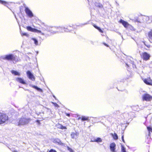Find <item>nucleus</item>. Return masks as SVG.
Instances as JSON below:
<instances>
[{"instance_id":"obj_1","label":"nucleus","mask_w":152,"mask_h":152,"mask_svg":"<svg viewBox=\"0 0 152 152\" xmlns=\"http://www.w3.org/2000/svg\"><path fill=\"white\" fill-rule=\"evenodd\" d=\"M3 59L8 61H12L15 63L20 61V59L17 58L15 56L12 54L5 55Z\"/></svg>"},{"instance_id":"obj_2","label":"nucleus","mask_w":152,"mask_h":152,"mask_svg":"<svg viewBox=\"0 0 152 152\" xmlns=\"http://www.w3.org/2000/svg\"><path fill=\"white\" fill-rule=\"evenodd\" d=\"M31 121L30 118H21L18 120V125H24L28 124Z\"/></svg>"},{"instance_id":"obj_3","label":"nucleus","mask_w":152,"mask_h":152,"mask_svg":"<svg viewBox=\"0 0 152 152\" xmlns=\"http://www.w3.org/2000/svg\"><path fill=\"white\" fill-rule=\"evenodd\" d=\"M119 22L121 23L124 27L127 29H128L129 30L131 31H135V29L132 26L129 24L128 22L125 21L122 19H120V20L119 21Z\"/></svg>"},{"instance_id":"obj_4","label":"nucleus","mask_w":152,"mask_h":152,"mask_svg":"<svg viewBox=\"0 0 152 152\" xmlns=\"http://www.w3.org/2000/svg\"><path fill=\"white\" fill-rule=\"evenodd\" d=\"M9 119L8 116L5 113L0 112V124L6 123Z\"/></svg>"},{"instance_id":"obj_5","label":"nucleus","mask_w":152,"mask_h":152,"mask_svg":"<svg viewBox=\"0 0 152 152\" xmlns=\"http://www.w3.org/2000/svg\"><path fill=\"white\" fill-rule=\"evenodd\" d=\"M37 24L39 25L40 27L39 28V29L42 31H45L46 30L48 26L44 23L42 22L40 20H38L37 21Z\"/></svg>"},{"instance_id":"obj_6","label":"nucleus","mask_w":152,"mask_h":152,"mask_svg":"<svg viewBox=\"0 0 152 152\" xmlns=\"http://www.w3.org/2000/svg\"><path fill=\"white\" fill-rule=\"evenodd\" d=\"M141 57L143 60L147 61L149 60L151 57L150 54L146 52H144L141 55Z\"/></svg>"},{"instance_id":"obj_7","label":"nucleus","mask_w":152,"mask_h":152,"mask_svg":"<svg viewBox=\"0 0 152 152\" xmlns=\"http://www.w3.org/2000/svg\"><path fill=\"white\" fill-rule=\"evenodd\" d=\"M142 98L143 101H150L152 100V96L148 94H145L142 95Z\"/></svg>"},{"instance_id":"obj_8","label":"nucleus","mask_w":152,"mask_h":152,"mask_svg":"<svg viewBox=\"0 0 152 152\" xmlns=\"http://www.w3.org/2000/svg\"><path fill=\"white\" fill-rule=\"evenodd\" d=\"M26 28L27 30L29 31L37 33H41V31L40 30H38L36 28H32L30 26H27Z\"/></svg>"},{"instance_id":"obj_9","label":"nucleus","mask_w":152,"mask_h":152,"mask_svg":"<svg viewBox=\"0 0 152 152\" xmlns=\"http://www.w3.org/2000/svg\"><path fill=\"white\" fill-rule=\"evenodd\" d=\"M25 11L27 15L29 17L32 18L34 16L32 12L28 7H26Z\"/></svg>"},{"instance_id":"obj_10","label":"nucleus","mask_w":152,"mask_h":152,"mask_svg":"<svg viewBox=\"0 0 152 152\" xmlns=\"http://www.w3.org/2000/svg\"><path fill=\"white\" fill-rule=\"evenodd\" d=\"M26 74L28 78L32 81H34L35 77L34 75L31 73L29 71H28L26 72Z\"/></svg>"},{"instance_id":"obj_11","label":"nucleus","mask_w":152,"mask_h":152,"mask_svg":"<svg viewBox=\"0 0 152 152\" xmlns=\"http://www.w3.org/2000/svg\"><path fill=\"white\" fill-rule=\"evenodd\" d=\"M143 81L147 85L152 86V80L150 77L144 79Z\"/></svg>"},{"instance_id":"obj_12","label":"nucleus","mask_w":152,"mask_h":152,"mask_svg":"<svg viewBox=\"0 0 152 152\" xmlns=\"http://www.w3.org/2000/svg\"><path fill=\"white\" fill-rule=\"evenodd\" d=\"M53 142L54 143L57 144L58 145H63L64 144L62 142L61 140L58 138H55L53 139Z\"/></svg>"},{"instance_id":"obj_13","label":"nucleus","mask_w":152,"mask_h":152,"mask_svg":"<svg viewBox=\"0 0 152 152\" xmlns=\"http://www.w3.org/2000/svg\"><path fill=\"white\" fill-rule=\"evenodd\" d=\"M16 80L19 82V83L23 84H26V82L24 80V79L23 78L20 77H17L16 79Z\"/></svg>"},{"instance_id":"obj_14","label":"nucleus","mask_w":152,"mask_h":152,"mask_svg":"<svg viewBox=\"0 0 152 152\" xmlns=\"http://www.w3.org/2000/svg\"><path fill=\"white\" fill-rule=\"evenodd\" d=\"M115 144L114 143H111L110 145V150L112 152H115Z\"/></svg>"},{"instance_id":"obj_15","label":"nucleus","mask_w":152,"mask_h":152,"mask_svg":"<svg viewBox=\"0 0 152 152\" xmlns=\"http://www.w3.org/2000/svg\"><path fill=\"white\" fill-rule=\"evenodd\" d=\"M57 126L58 128L59 129H67V128L66 126H63L62 124H57Z\"/></svg>"},{"instance_id":"obj_16","label":"nucleus","mask_w":152,"mask_h":152,"mask_svg":"<svg viewBox=\"0 0 152 152\" xmlns=\"http://www.w3.org/2000/svg\"><path fill=\"white\" fill-rule=\"evenodd\" d=\"M110 134L112 136L114 140H117L118 139V136L115 133H114V134L112 133Z\"/></svg>"},{"instance_id":"obj_17","label":"nucleus","mask_w":152,"mask_h":152,"mask_svg":"<svg viewBox=\"0 0 152 152\" xmlns=\"http://www.w3.org/2000/svg\"><path fill=\"white\" fill-rule=\"evenodd\" d=\"M51 28V32L53 33H56V32H57L58 31H57L56 29H58L59 28L58 27H52Z\"/></svg>"},{"instance_id":"obj_18","label":"nucleus","mask_w":152,"mask_h":152,"mask_svg":"<svg viewBox=\"0 0 152 152\" xmlns=\"http://www.w3.org/2000/svg\"><path fill=\"white\" fill-rule=\"evenodd\" d=\"M102 141V140L99 137L97 138L96 139H94L93 140H91L92 142H101Z\"/></svg>"},{"instance_id":"obj_19","label":"nucleus","mask_w":152,"mask_h":152,"mask_svg":"<svg viewBox=\"0 0 152 152\" xmlns=\"http://www.w3.org/2000/svg\"><path fill=\"white\" fill-rule=\"evenodd\" d=\"M0 3L6 6H7L8 5V3L4 1L0 0Z\"/></svg>"},{"instance_id":"obj_20","label":"nucleus","mask_w":152,"mask_h":152,"mask_svg":"<svg viewBox=\"0 0 152 152\" xmlns=\"http://www.w3.org/2000/svg\"><path fill=\"white\" fill-rule=\"evenodd\" d=\"M31 87L35 89H36L37 91H40L42 92V89L38 87L37 86H34V85H32L31 86Z\"/></svg>"},{"instance_id":"obj_21","label":"nucleus","mask_w":152,"mask_h":152,"mask_svg":"<svg viewBox=\"0 0 152 152\" xmlns=\"http://www.w3.org/2000/svg\"><path fill=\"white\" fill-rule=\"evenodd\" d=\"M11 72L12 74H13L15 75L19 76L20 75V73L19 72L13 70H12Z\"/></svg>"},{"instance_id":"obj_22","label":"nucleus","mask_w":152,"mask_h":152,"mask_svg":"<svg viewBox=\"0 0 152 152\" xmlns=\"http://www.w3.org/2000/svg\"><path fill=\"white\" fill-rule=\"evenodd\" d=\"M81 120L83 121H89V117L85 116H82L81 118Z\"/></svg>"},{"instance_id":"obj_23","label":"nucleus","mask_w":152,"mask_h":152,"mask_svg":"<svg viewBox=\"0 0 152 152\" xmlns=\"http://www.w3.org/2000/svg\"><path fill=\"white\" fill-rule=\"evenodd\" d=\"M94 27L96 29L98 30L99 31L102 33H103V31L100 28L97 26H96V25L94 24L93 25Z\"/></svg>"},{"instance_id":"obj_24","label":"nucleus","mask_w":152,"mask_h":152,"mask_svg":"<svg viewBox=\"0 0 152 152\" xmlns=\"http://www.w3.org/2000/svg\"><path fill=\"white\" fill-rule=\"evenodd\" d=\"M148 36L150 38H152V29H151L150 31L148 32Z\"/></svg>"},{"instance_id":"obj_25","label":"nucleus","mask_w":152,"mask_h":152,"mask_svg":"<svg viewBox=\"0 0 152 152\" xmlns=\"http://www.w3.org/2000/svg\"><path fill=\"white\" fill-rule=\"evenodd\" d=\"M147 129L149 132V134H150L151 132H152V128L151 127L149 126H147Z\"/></svg>"},{"instance_id":"obj_26","label":"nucleus","mask_w":152,"mask_h":152,"mask_svg":"<svg viewBox=\"0 0 152 152\" xmlns=\"http://www.w3.org/2000/svg\"><path fill=\"white\" fill-rule=\"evenodd\" d=\"M121 152H126V148L123 145H122L121 146Z\"/></svg>"},{"instance_id":"obj_27","label":"nucleus","mask_w":152,"mask_h":152,"mask_svg":"<svg viewBox=\"0 0 152 152\" xmlns=\"http://www.w3.org/2000/svg\"><path fill=\"white\" fill-rule=\"evenodd\" d=\"M32 40L34 41L35 44L37 45L38 44V42L37 40L35 38H33Z\"/></svg>"},{"instance_id":"obj_28","label":"nucleus","mask_w":152,"mask_h":152,"mask_svg":"<svg viewBox=\"0 0 152 152\" xmlns=\"http://www.w3.org/2000/svg\"><path fill=\"white\" fill-rule=\"evenodd\" d=\"M71 26H67V28H66L65 27H64L63 28L64 29V30H65V31H69V28Z\"/></svg>"},{"instance_id":"obj_29","label":"nucleus","mask_w":152,"mask_h":152,"mask_svg":"<svg viewBox=\"0 0 152 152\" xmlns=\"http://www.w3.org/2000/svg\"><path fill=\"white\" fill-rule=\"evenodd\" d=\"M143 43H144V45L146 46L148 48H150L151 47V45H146L145 43V41L143 42Z\"/></svg>"},{"instance_id":"obj_30","label":"nucleus","mask_w":152,"mask_h":152,"mask_svg":"<svg viewBox=\"0 0 152 152\" xmlns=\"http://www.w3.org/2000/svg\"><path fill=\"white\" fill-rule=\"evenodd\" d=\"M67 149L70 151V152H74L73 151V150L69 148V147L68 146L67 147Z\"/></svg>"},{"instance_id":"obj_31","label":"nucleus","mask_w":152,"mask_h":152,"mask_svg":"<svg viewBox=\"0 0 152 152\" xmlns=\"http://www.w3.org/2000/svg\"><path fill=\"white\" fill-rule=\"evenodd\" d=\"M96 6L97 7L99 8H102L103 7L102 4H98L96 5Z\"/></svg>"},{"instance_id":"obj_32","label":"nucleus","mask_w":152,"mask_h":152,"mask_svg":"<svg viewBox=\"0 0 152 152\" xmlns=\"http://www.w3.org/2000/svg\"><path fill=\"white\" fill-rule=\"evenodd\" d=\"M124 135L123 134H123L122 135V136H121V139H122V140L123 141V142H124V143H125V140H124Z\"/></svg>"},{"instance_id":"obj_33","label":"nucleus","mask_w":152,"mask_h":152,"mask_svg":"<svg viewBox=\"0 0 152 152\" xmlns=\"http://www.w3.org/2000/svg\"><path fill=\"white\" fill-rule=\"evenodd\" d=\"M49 152H57V151L55 150L51 149L49 150Z\"/></svg>"},{"instance_id":"obj_34","label":"nucleus","mask_w":152,"mask_h":152,"mask_svg":"<svg viewBox=\"0 0 152 152\" xmlns=\"http://www.w3.org/2000/svg\"><path fill=\"white\" fill-rule=\"evenodd\" d=\"M22 35L27 36L28 34L26 33H23L22 34Z\"/></svg>"},{"instance_id":"obj_35","label":"nucleus","mask_w":152,"mask_h":152,"mask_svg":"<svg viewBox=\"0 0 152 152\" xmlns=\"http://www.w3.org/2000/svg\"><path fill=\"white\" fill-rule=\"evenodd\" d=\"M103 44H104L105 46H106L107 47H109V46L107 44H106V43L104 42L103 43Z\"/></svg>"},{"instance_id":"obj_36","label":"nucleus","mask_w":152,"mask_h":152,"mask_svg":"<svg viewBox=\"0 0 152 152\" xmlns=\"http://www.w3.org/2000/svg\"><path fill=\"white\" fill-rule=\"evenodd\" d=\"M36 122L38 123L39 125H40V121L39 120H37L36 121Z\"/></svg>"},{"instance_id":"obj_37","label":"nucleus","mask_w":152,"mask_h":152,"mask_svg":"<svg viewBox=\"0 0 152 152\" xmlns=\"http://www.w3.org/2000/svg\"><path fill=\"white\" fill-rule=\"evenodd\" d=\"M65 114L66 116L68 117H69L70 116V114L69 113H66Z\"/></svg>"},{"instance_id":"obj_38","label":"nucleus","mask_w":152,"mask_h":152,"mask_svg":"<svg viewBox=\"0 0 152 152\" xmlns=\"http://www.w3.org/2000/svg\"><path fill=\"white\" fill-rule=\"evenodd\" d=\"M54 104V105L55 106H58V104L56 103H53Z\"/></svg>"},{"instance_id":"obj_39","label":"nucleus","mask_w":152,"mask_h":152,"mask_svg":"<svg viewBox=\"0 0 152 152\" xmlns=\"http://www.w3.org/2000/svg\"><path fill=\"white\" fill-rule=\"evenodd\" d=\"M147 143H148V144H149V142H147Z\"/></svg>"},{"instance_id":"obj_40","label":"nucleus","mask_w":152,"mask_h":152,"mask_svg":"<svg viewBox=\"0 0 152 152\" xmlns=\"http://www.w3.org/2000/svg\"><path fill=\"white\" fill-rule=\"evenodd\" d=\"M126 65L127 66H129L127 64H126Z\"/></svg>"},{"instance_id":"obj_41","label":"nucleus","mask_w":152,"mask_h":152,"mask_svg":"<svg viewBox=\"0 0 152 152\" xmlns=\"http://www.w3.org/2000/svg\"><path fill=\"white\" fill-rule=\"evenodd\" d=\"M138 22H140V21H138Z\"/></svg>"}]
</instances>
